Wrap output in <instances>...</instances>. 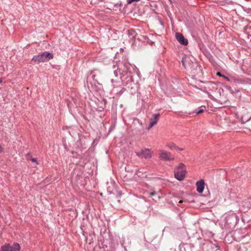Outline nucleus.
Here are the masks:
<instances>
[{"label":"nucleus","instance_id":"nucleus-13","mask_svg":"<svg viewBox=\"0 0 251 251\" xmlns=\"http://www.w3.org/2000/svg\"><path fill=\"white\" fill-rule=\"evenodd\" d=\"M168 147L171 149V150H174L176 149L177 148V146L174 143H170L168 145Z\"/></svg>","mask_w":251,"mask_h":251},{"label":"nucleus","instance_id":"nucleus-8","mask_svg":"<svg viewBox=\"0 0 251 251\" xmlns=\"http://www.w3.org/2000/svg\"><path fill=\"white\" fill-rule=\"evenodd\" d=\"M176 38L179 44L183 46H187L188 42L187 39L185 38L183 34L181 33L176 32Z\"/></svg>","mask_w":251,"mask_h":251},{"label":"nucleus","instance_id":"nucleus-22","mask_svg":"<svg viewBox=\"0 0 251 251\" xmlns=\"http://www.w3.org/2000/svg\"><path fill=\"white\" fill-rule=\"evenodd\" d=\"M217 75L220 76H222V77H223V75H222L220 72H218L217 73Z\"/></svg>","mask_w":251,"mask_h":251},{"label":"nucleus","instance_id":"nucleus-19","mask_svg":"<svg viewBox=\"0 0 251 251\" xmlns=\"http://www.w3.org/2000/svg\"><path fill=\"white\" fill-rule=\"evenodd\" d=\"M26 158H27V159H29L28 157L31 156V153H29H29H27L26 154Z\"/></svg>","mask_w":251,"mask_h":251},{"label":"nucleus","instance_id":"nucleus-12","mask_svg":"<svg viewBox=\"0 0 251 251\" xmlns=\"http://www.w3.org/2000/svg\"><path fill=\"white\" fill-rule=\"evenodd\" d=\"M205 110V106H201V107H200L199 108V110H196L195 112L197 114H199L203 113Z\"/></svg>","mask_w":251,"mask_h":251},{"label":"nucleus","instance_id":"nucleus-5","mask_svg":"<svg viewBox=\"0 0 251 251\" xmlns=\"http://www.w3.org/2000/svg\"><path fill=\"white\" fill-rule=\"evenodd\" d=\"M159 158L160 159L165 161H171L174 160V157L171 156V153L164 150L160 151Z\"/></svg>","mask_w":251,"mask_h":251},{"label":"nucleus","instance_id":"nucleus-14","mask_svg":"<svg viewBox=\"0 0 251 251\" xmlns=\"http://www.w3.org/2000/svg\"><path fill=\"white\" fill-rule=\"evenodd\" d=\"M233 81H234V83H236L237 84L244 83V81H242L241 79H240L239 78H234Z\"/></svg>","mask_w":251,"mask_h":251},{"label":"nucleus","instance_id":"nucleus-18","mask_svg":"<svg viewBox=\"0 0 251 251\" xmlns=\"http://www.w3.org/2000/svg\"><path fill=\"white\" fill-rule=\"evenodd\" d=\"M182 65H183V66L185 68H186V65H185V58H182Z\"/></svg>","mask_w":251,"mask_h":251},{"label":"nucleus","instance_id":"nucleus-25","mask_svg":"<svg viewBox=\"0 0 251 251\" xmlns=\"http://www.w3.org/2000/svg\"><path fill=\"white\" fill-rule=\"evenodd\" d=\"M183 202V201L182 200L179 201V203H181Z\"/></svg>","mask_w":251,"mask_h":251},{"label":"nucleus","instance_id":"nucleus-15","mask_svg":"<svg viewBox=\"0 0 251 251\" xmlns=\"http://www.w3.org/2000/svg\"><path fill=\"white\" fill-rule=\"evenodd\" d=\"M140 0H127V2L128 4H131L134 2L139 1Z\"/></svg>","mask_w":251,"mask_h":251},{"label":"nucleus","instance_id":"nucleus-11","mask_svg":"<svg viewBox=\"0 0 251 251\" xmlns=\"http://www.w3.org/2000/svg\"><path fill=\"white\" fill-rule=\"evenodd\" d=\"M160 115L159 114H155L153 115V119L150 122L148 129L151 128L154 125H155L158 122Z\"/></svg>","mask_w":251,"mask_h":251},{"label":"nucleus","instance_id":"nucleus-1","mask_svg":"<svg viewBox=\"0 0 251 251\" xmlns=\"http://www.w3.org/2000/svg\"><path fill=\"white\" fill-rule=\"evenodd\" d=\"M53 57V55L52 53L48 51H44L40 53L38 55H34L32 58V60L36 63L39 64L41 62H47L52 59Z\"/></svg>","mask_w":251,"mask_h":251},{"label":"nucleus","instance_id":"nucleus-27","mask_svg":"<svg viewBox=\"0 0 251 251\" xmlns=\"http://www.w3.org/2000/svg\"><path fill=\"white\" fill-rule=\"evenodd\" d=\"M111 82H112V83H113V82H114V80H113V79H111Z\"/></svg>","mask_w":251,"mask_h":251},{"label":"nucleus","instance_id":"nucleus-17","mask_svg":"<svg viewBox=\"0 0 251 251\" xmlns=\"http://www.w3.org/2000/svg\"><path fill=\"white\" fill-rule=\"evenodd\" d=\"M156 194V193L155 191H154V192H151L150 193V197H152V196L155 195Z\"/></svg>","mask_w":251,"mask_h":251},{"label":"nucleus","instance_id":"nucleus-23","mask_svg":"<svg viewBox=\"0 0 251 251\" xmlns=\"http://www.w3.org/2000/svg\"><path fill=\"white\" fill-rule=\"evenodd\" d=\"M223 77H224L226 80H227V81H229V79L228 77L225 76V75H223Z\"/></svg>","mask_w":251,"mask_h":251},{"label":"nucleus","instance_id":"nucleus-20","mask_svg":"<svg viewBox=\"0 0 251 251\" xmlns=\"http://www.w3.org/2000/svg\"><path fill=\"white\" fill-rule=\"evenodd\" d=\"M3 151V148L0 145V153L2 152Z\"/></svg>","mask_w":251,"mask_h":251},{"label":"nucleus","instance_id":"nucleus-4","mask_svg":"<svg viewBox=\"0 0 251 251\" xmlns=\"http://www.w3.org/2000/svg\"><path fill=\"white\" fill-rule=\"evenodd\" d=\"M0 249L1 251H20L21 247L17 243H15L12 245L6 243L2 246Z\"/></svg>","mask_w":251,"mask_h":251},{"label":"nucleus","instance_id":"nucleus-2","mask_svg":"<svg viewBox=\"0 0 251 251\" xmlns=\"http://www.w3.org/2000/svg\"><path fill=\"white\" fill-rule=\"evenodd\" d=\"M186 172L185 166L182 163H180L174 171L175 177L178 180H182L184 178Z\"/></svg>","mask_w":251,"mask_h":251},{"label":"nucleus","instance_id":"nucleus-6","mask_svg":"<svg viewBox=\"0 0 251 251\" xmlns=\"http://www.w3.org/2000/svg\"><path fill=\"white\" fill-rule=\"evenodd\" d=\"M136 154L139 157H143L145 159H150L152 156L151 151L148 149L143 150L141 152H136Z\"/></svg>","mask_w":251,"mask_h":251},{"label":"nucleus","instance_id":"nucleus-16","mask_svg":"<svg viewBox=\"0 0 251 251\" xmlns=\"http://www.w3.org/2000/svg\"><path fill=\"white\" fill-rule=\"evenodd\" d=\"M30 160L33 162L36 163L37 164H38V163L37 161V159L35 158H31Z\"/></svg>","mask_w":251,"mask_h":251},{"label":"nucleus","instance_id":"nucleus-10","mask_svg":"<svg viewBox=\"0 0 251 251\" xmlns=\"http://www.w3.org/2000/svg\"><path fill=\"white\" fill-rule=\"evenodd\" d=\"M196 186H197V191L200 193H201L203 191V189L204 188V182L203 179H201L200 180L197 181L196 182Z\"/></svg>","mask_w":251,"mask_h":251},{"label":"nucleus","instance_id":"nucleus-21","mask_svg":"<svg viewBox=\"0 0 251 251\" xmlns=\"http://www.w3.org/2000/svg\"><path fill=\"white\" fill-rule=\"evenodd\" d=\"M176 150H177L180 151H183V149H182V148H179V147H177V148H176Z\"/></svg>","mask_w":251,"mask_h":251},{"label":"nucleus","instance_id":"nucleus-26","mask_svg":"<svg viewBox=\"0 0 251 251\" xmlns=\"http://www.w3.org/2000/svg\"><path fill=\"white\" fill-rule=\"evenodd\" d=\"M2 82V79L0 78V83Z\"/></svg>","mask_w":251,"mask_h":251},{"label":"nucleus","instance_id":"nucleus-9","mask_svg":"<svg viewBox=\"0 0 251 251\" xmlns=\"http://www.w3.org/2000/svg\"><path fill=\"white\" fill-rule=\"evenodd\" d=\"M122 67V65L121 66H118L117 69L114 71L115 76L116 77L119 76L121 79L126 75V70H123Z\"/></svg>","mask_w":251,"mask_h":251},{"label":"nucleus","instance_id":"nucleus-7","mask_svg":"<svg viewBox=\"0 0 251 251\" xmlns=\"http://www.w3.org/2000/svg\"><path fill=\"white\" fill-rule=\"evenodd\" d=\"M126 75L122 77L121 80L124 85H128L133 81V79L130 72L126 71Z\"/></svg>","mask_w":251,"mask_h":251},{"label":"nucleus","instance_id":"nucleus-24","mask_svg":"<svg viewBox=\"0 0 251 251\" xmlns=\"http://www.w3.org/2000/svg\"><path fill=\"white\" fill-rule=\"evenodd\" d=\"M213 84V83H212V82H208V84H208V85H211V84Z\"/></svg>","mask_w":251,"mask_h":251},{"label":"nucleus","instance_id":"nucleus-3","mask_svg":"<svg viewBox=\"0 0 251 251\" xmlns=\"http://www.w3.org/2000/svg\"><path fill=\"white\" fill-rule=\"evenodd\" d=\"M239 217L235 213L227 215L226 218V224L230 228L235 226L239 222Z\"/></svg>","mask_w":251,"mask_h":251}]
</instances>
